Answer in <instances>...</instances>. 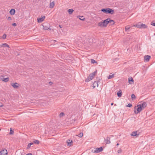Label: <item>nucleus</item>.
Instances as JSON below:
<instances>
[{
	"instance_id": "obj_1",
	"label": "nucleus",
	"mask_w": 155,
	"mask_h": 155,
	"mask_svg": "<svg viewBox=\"0 0 155 155\" xmlns=\"http://www.w3.org/2000/svg\"><path fill=\"white\" fill-rule=\"evenodd\" d=\"M111 22H112V23L111 24V25H114L115 23L114 21L113 20H111L109 18L104 20L103 21H102L103 25L104 26V27H106L107 26V24Z\"/></svg>"
},
{
	"instance_id": "obj_2",
	"label": "nucleus",
	"mask_w": 155,
	"mask_h": 155,
	"mask_svg": "<svg viewBox=\"0 0 155 155\" xmlns=\"http://www.w3.org/2000/svg\"><path fill=\"white\" fill-rule=\"evenodd\" d=\"M101 11L106 14H113L114 13V11L113 10L108 8H102L101 10Z\"/></svg>"
},
{
	"instance_id": "obj_3",
	"label": "nucleus",
	"mask_w": 155,
	"mask_h": 155,
	"mask_svg": "<svg viewBox=\"0 0 155 155\" xmlns=\"http://www.w3.org/2000/svg\"><path fill=\"white\" fill-rule=\"evenodd\" d=\"M97 71L96 70L95 71L90 74L89 75L88 78L86 79L85 81L86 82H88L92 80L94 78L95 74H96Z\"/></svg>"
},
{
	"instance_id": "obj_4",
	"label": "nucleus",
	"mask_w": 155,
	"mask_h": 155,
	"mask_svg": "<svg viewBox=\"0 0 155 155\" xmlns=\"http://www.w3.org/2000/svg\"><path fill=\"white\" fill-rule=\"evenodd\" d=\"M134 26L140 28H146L147 27V25L141 22H139L138 24L134 25Z\"/></svg>"
},
{
	"instance_id": "obj_5",
	"label": "nucleus",
	"mask_w": 155,
	"mask_h": 155,
	"mask_svg": "<svg viewBox=\"0 0 155 155\" xmlns=\"http://www.w3.org/2000/svg\"><path fill=\"white\" fill-rule=\"evenodd\" d=\"M142 110V109L140 106L137 107V106H136L134 109V113L135 114H138V113H140Z\"/></svg>"
},
{
	"instance_id": "obj_6",
	"label": "nucleus",
	"mask_w": 155,
	"mask_h": 155,
	"mask_svg": "<svg viewBox=\"0 0 155 155\" xmlns=\"http://www.w3.org/2000/svg\"><path fill=\"white\" fill-rule=\"evenodd\" d=\"M147 105L146 103L145 102H143L140 103L139 105H138L137 107L140 106L142 110L145 108Z\"/></svg>"
},
{
	"instance_id": "obj_7",
	"label": "nucleus",
	"mask_w": 155,
	"mask_h": 155,
	"mask_svg": "<svg viewBox=\"0 0 155 155\" xmlns=\"http://www.w3.org/2000/svg\"><path fill=\"white\" fill-rule=\"evenodd\" d=\"M103 148L102 147H100L99 148H97L94 151V153H100L103 150Z\"/></svg>"
},
{
	"instance_id": "obj_8",
	"label": "nucleus",
	"mask_w": 155,
	"mask_h": 155,
	"mask_svg": "<svg viewBox=\"0 0 155 155\" xmlns=\"http://www.w3.org/2000/svg\"><path fill=\"white\" fill-rule=\"evenodd\" d=\"M4 77L3 75H2L0 77V78L2 81L5 82H8L9 80V78L8 77L5 78Z\"/></svg>"
},
{
	"instance_id": "obj_9",
	"label": "nucleus",
	"mask_w": 155,
	"mask_h": 155,
	"mask_svg": "<svg viewBox=\"0 0 155 155\" xmlns=\"http://www.w3.org/2000/svg\"><path fill=\"white\" fill-rule=\"evenodd\" d=\"M1 155H7L8 152L6 149H4L3 150H1L0 152Z\"/></svg>"
},
{
	"instance_id": "obj_10",
	"label": "nucleus",
	"mask_w": 155,
	"mask_h": 155,
	"mask_svg": "<svg viewBox=\"0 0 155 155\" xmlns=\"http://www.w3.org/2000/svg\"><path fill=\"white\" fill-rule=\"evenodd\" d=\"M151 57L150 55H146L144 57V61L148 62L149 61Z\"/></svg>"
},
{
	"instance_id": "obj_11",
	"label": "nucleus",
	"mask_w": 155,
	"mask_h": 155,
	"mask_svg": "<svg viewBox=\"0 0 155 155\" xmlns=\"http://www.w3.org/2000/svg\"><path fill=\"white\" fill-rule=\"evenodd\" d=\"M12 86L14 88H17L19 86V84L17 83H12L11 84Z\"/></svg>"
},
{
	"instance_id": "obj_12",
	"label": "nucleus",
	"mask_w": 155,
	"mask_h": 155,
	"mask_svg": "<svg viewBox=\"0 0 155 155\" xmlns=\"http://www.w3.org/2000/svg\"><path fill=\"white\" fill-rule=\"evenodd\" d=\"M45 16H42L41 18H38L37 20H38V23H41L43 21H44L45 18Z\"/></svg>"
},
{
	"instance_id": "obj_13",
	"label": "nucleus",
	"mask_w": 155,
	"mask_h": 155,
	"mask_svg": "<svg viewBox=\"0 0 155 155\" xmlns=\"http://www.w3.org/2000/svg\"><path fill=\"white\" fill-rule=\"evenodd\" d=\"M98 84L97 81H95L93 83V84L92 85V87H93V88H94L96 86L98 87Z\"/></svg>"
},
{
	"instance_id": "obj_14",
	"label": "nucleus",
	"mask_w": 155,
	"mask_h": 155,
	"mask_svg": "<svg viewBox=\"0 0 155 155\" xmlns=\"http://www.w3.org/2000/svg\"><path fill=\"white\" fill-rule=\"evenodd\" d=\"M110 138L107 137L106 138V139H104V140L105 141V143L106 144H109L110 143Z\"/></svg>"
},
{
	"instance_id": "obj_15",
	"label": "nucleus",
	"mask_w": 155,
	"mask_h": 155,
	"mask_svg": "<svg viewBox=\"0 0 155 155\" xmlns=\"http://www.w3.org/2000/svg\"><path fill=\"white\" fill-rule=\"evenodd\" d=\"M137 131L133 132L131 134V136H136V137H137L139 135V134H137Z\"/></svg>"
},
{
	"instance_id": "obj_16",
	"label": "nucleus",
	"mask_w": 155,
	"mask_h": 155,
	"mask_svg": "<svg viewBox=\"0 0 155 155\" xmlns=\"http://www.w3.org/2000/svg\"><path fill=\"white\" fill-rule=\"evenodd\" d=\"M15 10L13 9H11L9 12L10 14L12 15H14L15 14Z\"/></svg>"
},
{
	"instance_id": "obj_17",
	"label": "nucleus",
	"mask_w": 155,
	"mask_h": 155,
	"mask_svg": "<svg viewBox=\"0 0 155 155\" xmlns=\"http://www.w3.org/2000/svg\"><path fill=\"white\" fill-rule=\"evenodd\" d=\"M54 5V2H50V8H53Z\"/></svg>"
},
{
	"instance_id": "obj_18",
	"label": "nucleus",
	"mask_w": 155,
	"mask_h": 155,
	"mask_svg": "<svg viewBox=\"0 0 155 155\" xmlns=\"http://www.w3.org/2000/svg\"><path fill=\"white\" fill-rule=\"evenodd\" d=\"M1 47H7L8 48H9V45H8L7 43H5L1 45Z\"/></svg>"
},
{
	"instance_id": "obj_19",
	"label": "nucleus",
	"mask_w": 155,
	"mask_h": 155,
	"mask_svg": "<svg viewBox=\"0 0 155 155\" xmlns=\"http://www.w3.org/2000/svg\"><path fill=\"white\" fill-rule=\"evenodd\" d=\"M97 25L99 27H100L101 28H105L104 26L103 25V23L102 22V21L99 22L98 24Z\"/></svg>"
},
{
	"instance_id": "obj_20",
	"label": "nucleus",
	"mask_w": 155,
	"mask_h": 155,
	"mask_svg": "<svg viewBox=\"0 0 155 155\" xmlns=\"http://www.w3.org/2000/svg\"><path fill=\"white\" fill-rule=\"evenodd\" d=\"M122 91H119L117 93V96L119 97H120L122 95Z\"/></svg>"
},
{
	"instance_id": "obj_21",
	"label": "nucleus",
	"mask_w": 155,
	"mask_h": 155,
	"mask_svg": "<svg viewBox=\"0 0 155 155\" xmlns=\"http://www.w3.org/2000/svg\"><path fill=\"white\" fill-rule=\"evenodd\" d=\"M74 11L73 9H69L68 10V12L69 14H71Z\"/></svg>"
},
{
	"instance_id": "obj_22",
	"label": "nucleus",
	"mask_w": 155,
	"mask_h": 155,
	"mask_svg": "<svg viewBox=\"0 0 155 155\" xmlns=\"http://www.w3.org/2000/svg\"><path fill=\"white\" fill-rule=\"evenodd\" d=\"M72 142V140H68L67 141V143L68 144V145L69 146H71L72 145L71 143Z\"/></svg>"
},
{
	"instance_id": "obj_23",
	"label": "nucleus",
	"mask_w": 155,
	"mask_h": 155,
	"mask_svg": "<svg viewBox=\"0 0 155 155\" xmlns=\"http://www.w3.org/2000/svg\"><path fill=\"white\" fill-rule=\"evenodd\" d=\"M33 144H34V143H28V144L27 147V149H29L30 148L31 146V145H33Z\"/></svg>"
},
{
	"instance_id": "obj_24",
	"label": "nucleus",
	"mask_w": 155,
	"mask_h": 155,
	"mask_svg": "<svg viewBox=\"0 0 155 155\" xmlns=\"http://www.w3.org/2000/svg\"><path fill=\"white\" fill-rule=\"evenodd\" d=\"M130 28V25H127L125 27V30L126 31H128V30H129Z\"/></svg>"
},
{
	"instance_id": "obj_25",
	"label": "nucleus",
	"mask_w": 155,
	"mask_h": 155,
	"mask_svg": "<svg viewBox=\"0 0 155 155\" xmlns=\"http://www.w3.org/2000/svg\"><path fill=\"white\" fill-rule=\"evenodd\" d=\"M129 82L130 84H131L132 83L134 82L133 79L132 78L129 79Z\"/></svg>"
},
{
	"instance_id": "obj_26",
	"label": "nucleus",
	"mask_w": 155,
	"mask_h": 155,
	"mask_svg": "<svg viewBox=\"0 0 155 155\" xmlns=\"http://www.w3.org/2000/svg\"><path fill=\"white\" fill-rule=\"evenodd\" d=\"M114 74H112L111 75H110L109 76H108V77H107V78L108 79H110L112 78H113L114 77Z\"/></svg>"
},
{
	"instance_id": "obj_27",
	"label": "nucleus",
	"mask_w": 155,
	"mask_h": 155,
	"mask_svg": "<svg viewBox=\"0 0 155 155\" xmlns=\"http://www.w3.org/2000/svg\"><path fill=\"white\" fill-rule=\"evenodd\" d=\"M131 97V99L132 100H134V99H135V98H136V96H135V95L133 94H132Z\"/></svg>"
},
{
	"instance_id": "obj_28",
	"label": "nucleus",
	"mask_w": 155,
	"mask_h": 155,
	"mask_svg": "<svg viewBox=\"0 0 155 155\" xmlns=\"http://www.w3.org/2000/svg\"><path fill=\"white\" fill-rule=\"evenodd\" d=\"M34 143L35 144H38L40 142L38 140H35V141H34Z\"/></svg>"
},
{
	"instance_id": "obj_29",
	"label": "nucleus",
	"mask_w": 155,
	"mask_h": 155,
	"mask_svg": "<svg viewBox=\"0 0 155 155\" xmlns=\"http://www.w3.org/2000/svg\"><path fill=\"white\" fill-rule=\"evenodd\" d=\"M14 132L13 131V130L12 129V128H10V133H9V134H10V135H12V134H14Z\"/></svg>"
},
{
	"instance_id": "obj_30",
	"label": "nucleus",
	"mask_w": 155,
	"mask_h": 155,
	"mask_svg": "<svg viewBox=\"0 0 155 155\" xmlns=\"http://www.w3.org/2000/svg\"><path fill=\"white\" fill-rule=\"evenodd\" d=\"M91 63L93 64H94L97 63V61L93 59H92L91 60Z\"/></svg>"
},
{
	"instance_id": "obj_31",
	"label": "nucleus",
	"mask_w": 155,
	"mask_h": 155,
	"mask_svg": "<svg viewBox=\"0 0 155 155\" xmlns=\"http://www.w3.org/2000/svg\"><path fill=\"white\" fill-rule=\"evenodd\" d=\"M6 36H7V35H6V34H4V35H3L2 37V38L4 39H5L6 38Z\"/></svg>"
},
{
	"instance_id": "obj_32",
	"label": "nucleus",
	"mask_w": 155,
	"mask_h": 155,
	"mask_svg": "<svg viewBox=\"0 0 155 155\" xmlns=\"http://www.w3.org/2000/svg\"><path fill=\"white\" fill-rule=\"evenodd\" d=\"M78 136L80 137H81L83 136V134L82 133H81Z\"/></svg>"
},
{
	"instance_id": "obj_33",
	"label": "nucleus",
	"mask_w": 155,
	"mask_h": 155,
	"mask_svg": "<svg viewBox=\"0 0 155 155\" xmlns=\"http://www.w3.org/2000/svg\"><path fill=\"white\" fill-rule=\"evenodd\" d=\"M64 113L61 112L59 114L60 117H62L64 115Z\"/></svg>"
},
{
	"instance_id": "obj_34",
	"label": "nucleus",
	"mask_w": 155,
	"mask_h": 155,
	"mask_svg": "<svg viewBox=\"0 0 155 155\" xmlns=\"http://www.w3.org/2000/svg\"><path fill=\"white\" fill-rule=\"evenodd\" d=\"M132 106V104H130V103L127 106V107H131Z\"/></svg>"
},
{
	"instance_id": "obj_35",
	"label": "nucleus",
	"mask_w": 155,
	"mask_h": 155,
	"mask_svg": "<svg viewBox=\"0 0 155 155\" xmlns=\"http://www.w3.org/2000/svg\"><path fill=\"white\" fill-rule=\"evenodd\" d=\"M44 26L43 28L45 30H48L49 29V28L47 27H46V26L44 27V26Z\"/></svg>"
},
{
	"instance_id": "obj_36",
	"label": "nucleus",
	"mask_w": 155,
	"mask_h": 155,
	"mask_svg": "<svg viewBox=\"0 0 155 155\" xmlns=\"http://www.w3.org/2000/svg\"><path fill=\"white\" fill-rule=\"evenodd\" d=\"M151 25L153 26H155V21H153L152 22H151Z\"/></svg>"
},
{
	"instance_id": "obj_37",
	"label": "nucleus",
	"mask_w": 155,
	"mask_h": 155,
	"mask_svg": "<svg viewBox=\"0 0 155 155\" xmlns=\"http://www.w3.org/2000/svg\"><path fill=\"white\" fill-rule=\"evenodd\" d=\"M81 18H79L81 20L84 21V20H85V18L83 16H81Z\"/></svg>"
},
{
	"instance_id": "obj_38",
	"label": "nucleus",
	"mask_w": 155,
	"mask_h": 155,
	"mask_svg": "<svg viewBox=\"0 0 155 155\" xmlns=\"http://www.w3.org/2000/svg\"><path fill=\"white\" fill-rule=\"evenodd\" d=\"M121 151H122L121 149V148H119L118 151V153H121Z\"/></svg>"
},
{
	"instance_id": "obj_39",
	"label": "nucleus",
	"mask_w": 155,
	"mask_h": 155,
	"mask_svg": "<svg viewBox=\"0 0 155 155\" xmlns=\"http://www.w3.org/2000/svg\"><path fill=\"white\" fill-rule=\"evenodd\" d=\"M12 25L14 26H15L17 25V24L15 23H12Z\"/></svg>"
},
{
	"instance_id": "obj_40",
	"label": "nucleus",
	"mask_w": 155,
	"mask_h": 155,
	"mask_svg": "<svg viewBox=\"0 0 155 155\" xmlns=\"http://www.w3.org/2000/svg\"><path fill=\"white\" fill-rule=\"evenodd\" d=\"M7 19L8 20H12V18L11 17H9Z\"/></svg>"
},
{
	"instance_id": "obj_41",
	"label": "nucleus",
	"mask_w": 155,
	"mask_h": 155,
	"mask_svg": "<svg viewBox=\"0 0 155 155\" xmlns=\"http://www.w3.org/2000/svg\"><path fill=\"white\" fill-rule=\"evenodd\" d=\"M59 27L61 28H62V25H59Z\"/></svg>"
},
{
	"instance_id": "obj_42",
	"label": "nucleus",
	"mask_w": 155,
	"mask_h": 155,
	"mask_svg": "<svg viewBox=\"0 0 155 155\" xmlns=\"http://www.w3.org/2000/svg\"><path fill=\"white\" fill-rule=\"evenodd\" d=\"M26 155H32L31 153H29L27 154Z\"/></svg>"
},
{
	"instance_id": "obj_43",
	"label": "nucleus",
	"mask_w": 155,
	"mask_h": 155,
	"mask_svg": "<svg viewBox=\"0 0 155 155\" xmlns=\"http://www.w3.org/2000/svg\"><path fill=\"white\" fill-rule=\"evenodd\" d=\"M119 145V143H117V146H118Z\"/></svg>"
},
{
	"instance_id": "obj_44",
	"label": "nucleus",
	"mask_w": 155,
	"mask_h": 155,
	"mask_svg": "<svg viewBox=\"0 0 155 155\" xmlns=\"http://www.w3.org/2000/svg\"><path fill=\"white\" fill-rule=\"evenodd\" d=\"M114 104V103H112L111 104V105H113Z\"/></svg>"
},
{
	"instance_id": "obj_45",
	"label": "nucleus",
	"mask_w": 155,
	"mask_h": 155,
	"mask_svg": "<svg viewBox=\"0 0 155 155\" xmlns=\"http://www.w3.org/2000/svg\"><path fill=\"white\" fill-rule=\"evenodd\" d=\"M50 83H51V84H52V83L51 82H49V83L50 84Z\"/></svg>"
},
{
	"instance_id": "obj_46",
	"label": "nucleus",
	"mask_w": 155,
	"mask_h": 155,
	"mask_svg": "<svg viewBox=\"0 0 155 155\" xmlns=\"http://www.w3.org/2000/svg\"><path fill=\"white\" fill-rule=\"evenodd\" d=\"M109 23H111L110 24L111 25V24L112 23V22H110Z\"/></svg>"
},
{
	"instance_id": "obj_47",
	"label": "nucleus",
	"mask_w": 155,
	"mask_h": 155,
	"mask_svg": "<svg viewBox=\"0 0 155 155\" xmlns=\"http://www.w3.org/2000/svg\"><path fill=\"white\" fill-rule=\"evenodd\" d=\"M3 106V105H0V107H2Z\"/></svg>"
}]
</instances>
